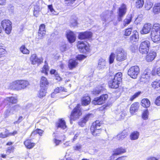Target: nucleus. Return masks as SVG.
<instances>
[{"mask_svg":"<svg viewBox=\"0 0 160 160\" xmlns=\"http://www.w3.org/2000/svg\"><path fill=\"white\" fill-rule=\"evenodd\" d=\"M151 38L154 42L158 43L160 41V25L157 23L154 24L151 33Z\"/></svg>","mask_w":160,"mask_h":160,"instance_id":"f257e3e1","label":"nucleus"},{"mask_svg":"<svg viewBox=\"0 0 160 160\" xmlns=\"http://www.w3.org/2000/svg\"><path fill=\"white\" fill-rule=\"evenodd\" d=\"M122 74L121 72L116 73L113 78L109 81L108 83L109 87L112 88H117L122 80Z\"/></svg>","mask_w":160,"mask_h":160,"instance_id":"f03ea898","label":"nucleus"},{"mask_svg":"<svg viewBox=\"0 0 160 160\" xmlns=\"http://www.w3.org/2000/svg\"><path fill=\"white\" fill-rule=\"evenodd\" d=\"M102 122L99 120H97L92 123L90 128V130L93 136H99L101 134L102 131Z\"/></svg>","mask_w":160,"mask_h":160,"instance_id":"7ed1b4c3","label":"nucleus"},{"mask_svg":"<svg viewBox=\"0 0 160 160\" xmlns=\"http://www.w3.org/2000/svg\"><path fill=\"white\" fill-rule=\"evenodd\" d=\"M150 46V42L148 40L142 41L139 45V52L142 54H147L149 51Z\"/></svg>","mask_w":160,"mask_h":160,"instance_id":"20e7f679","label":"nucleus"},{"mask_svg":"<svg viewBox=\"0 0 160 160\" xmlns=\"http://www.w3.org/2000/svg\"><path fill=\"white\" fill-rule=\"evenodd\" d=\"M116 59L119 62H122L126 59L127 58V53L122 48H118L116 50Z\"/></svg>","mask_w":160,"mask_h":160,"instance_id":"39448f33","label":"nucleus"},{"mask_svg":"<svg viewBox=\"0 0 160 160\" xmlns=\"http://www.w3.org/2000/svg\"><path fill=\"white\" fill-rule=\"evenodd\" d=\"M82 113L81 108L79 105H78L73 109L72 112L70 117V122L71 123L72 121H74L79 118L80 116L81 115Z\"/></svg>","mask_w":160,"mask_h":160,"instance_id":"423d86ee","label":"nucleus"},{"mask_svg":"<svg viewBox=\"0 0 160 160\" xmlns=\"http://www.w3.org/2000/svg\"><path fill=\"white\" fill-rule=\"evenodd\" d=\"M127 11L126 5L124 4H122L119 8L117 13L118 14V20L121 21L122 20L123 17L126 14Z\"/></svg>","mask_w":160,"mask_h":160,"instance_id":"0eeeda50","label":"nucleus"},{"mask_svg":"<svg viewBox=\"0 0 160 160\" xmlns=\"http://www.w3.org/2000/svg\"><path fill=\"white\" fill-rule=\"evenodd\" d=\"M140 72L139 67L137 66L131 67L128 70V74L132 78L135 79L137 77Z\"/></svg>","mask_w":160,"mask_h":160,"instance_id":"6e6552de","label":"nucleus"},{"mask_svg":"<svg viewBox=\"0 0 160 160\" xmlns=\"http://www.w3.org/2000/svg\"><path fill=\"white\" fill-rule=\"evenodd\" d=\"M1 24L5 32L7 34H9L12 29L11 22L8 20H4L2 21Z\"/></svg>","mask_w":160,"mask_h":160,"instance_id":"1a4fd4ad","label":"nucleus"},{"mask_svg":"<svg viewBox=\"0 0 160 160\" xmlns=\"http://www.w3.org/2000/svg\"><path fill=\"white\" fill-rule=\"evenodd\" d=\"M30 60L32 65L37 64L38 66H39L42 62L43 59L41 57H38L36 54H33L31 56Z\"/></svg>","mask_w":160,"mask_h":160,"instance_id":"9d476101","label":"nucleus"},{"mask_svg":"<svg viewBox=\"0 0 160 160\" xmlns=\"http://www.w3.org/2000/svg\"><path fill=\"white\" fill-rule=\"evenodd\" d=\"M85 43L82 41H79L78 42L77 47L80 51L83 53H85L86 52H89V47L87 42H85Z\"/></svg>","mask_w":160,"mask_h":160,"instance_id":"9b49d317","label":"nucleus"},{"mask_svg":"<svg viewBox=\"0 0 160 160\" xmlns=\"http://www.w3.org/2000/svg\"><path fill=\"white\" fill-rule=\"evenodd\" d=\"M108 97L107 94L101 95L100 96L94 98L92 102L95 105H101L104 103Z\"/></svg>","mask_w":160,"mask_h":160,"instance_id":"f8f14e48","label":"nucleus"},{"mask_svg":"<svg viewBox=\"0 0 160 160\" xmlns=\"http://www.w3.org/2000/svg\"><path fill=\"white\" fill-rule=\"evenodd\" d=\"M151 74V71L148 69H146L142 74L140 79V81L143 82H148Z\"/></svg>","mask_w":160,"mask_h":160,"instance_id":"ddd939ff","label":"nucleus"},{"mask_svg":"<svg viewBox=\"0 0 160 160\" xmlns=\"http://www.w3.org/2000/svg\"><path fill=\"white\" fill-rule=\"evenodd\" d=\"M112 13L113 12L112 11L107 10L103 12L100 16L102 20L104 22L110 20Z\"/></svg>","mask_w":160,"mask_h":160,"instance_id":"4468645a","label":"nucleus"},{"mask_svg":"<svg viewBox=\"0 0 160 160\" xmlns=\"http://www.w3.org/2000/svg\"><path fill=\"white\" fill-rule=\"evenodd\" d=\"M8 88L16 91L20 90L18 80H15L10 83L8 85Z\"/></svg>","mask_w":160,"mask_h":160,"instance_id":"2eb2a0df","label":"nucleus"},{"mask_svg":"<svg viewBox=\"0 0 160 160\" xmlns=\"http://www.w3.org/2000/svg\"><path fill=\"white\" fill-rule=\"evenodd\" d=\"M92 35V33L90 32H85L79 33L78 38L80 39H85L91 38Z\"/></svg>","mask_w":160,"mask_h":160,"instance_id":"dca6fc26","label":"nucleus"},{"mask_svg":"<svg viewBox=\"0 0 160 160\" xmlns=\"http://www.w3.org/2000/svg\"><path fill=\"white\" fill-rule=\"evenodd\" d=\"M146 56V59L148 62L152 61L157 56V53L155 52L152 50H150Z\"/></svg>","mask_w":160,"mask_h":160,"instance_id":"f3484780","label":"nucleus"},{"mask_svg":"<svg viewBox=\"0 0 160 160\" xmlns=\"http://www.w3.org/2000/svg\"><path fill=\"white\" fill-rule=\"evenodd\" d=\"M45 26L44 24H41L39 26L38 32V38L41 39L46 34Z\"/></svg>","mask_w":160,"mask_h":160,"instance_id":"a211bd4d","label":"nucleus"},{"mask_svg":"<svg viewBox=\"0 0 160 160\" xmlns=\"http://www.w3.org/2000/svg\"><path fill=\"white\" fill-rule=\"evenodd\" d=\"M20 90L24 89L28 87L29 83L26 80H18Z\"/></svg>","mask_w":160,"mask_h":160,"instance_id":"6ab92c4d","label":"nucleus"},{"mask_svg":"<svg viewBox=\"0 0 160 160\" xmlns=\"http://www.w3.org/2000/svg\"><path fill=\"white\" fill-rule=\"evenodd\" d=\"M152 27L151 24L147 23L144 24L143 27L141 31V34H147L151 30Z\"/></svg>","mask_w":160,"mask_h":160,"instance_id":"aec40b11","label":"nucleus"},{"mask_svg":"<svg viewBox=\"0 0 160 160\" xmlns=\"http://www.w3.org/2000/svg\"><path fill=\"white\" fill-rule=\"evenodd\" d=\"M139 106V103L137 102L132 104L130 108V113L132 114H133L135 112L138 111Z\"/></svg>","mask_w":160,"mask_h":160,"instance_id":"412c9836","label":"nucleus"},{"mask_svg":"<svg viewBox=\"0 0 160 160\" xmlns=\"http://www.w3.org/2000/svg\"><path fill=\"white\" fill-rule=\"evenodd\" d=\"M67 37L68 41L71 43L74 42L75 40V34L71 31H69L67 32Z\"/></svg>","mask_w":160,"mask_h":160,"instance_id":"4be33fe9","label":"nucleus"},{"mask_svg":"<svg viewBox=\"0 0 160 160\" xmlns=\"http://www.w3.org/2000/svg\"><path fill=\"white\" fill-rule=\"evenodd\" d=\"M48 85V82L46 78L42 77L40 80L41 88H47Z\"/></svg>","mask_w":160,"mask_h":160,"instance_id":"5701e85b","label":"nucleus"},{"mask_svg":"<svg viewBox=\"0 0 160 160\" xmlns=\"http://www.w3.org/2000/svg\"><path fill=\"white\" fill-rule=\"evenodd\" d=\"M56 126L58 128H60L63 129H65L67 128L65 122L62 119H59L57 123Z\"/></svg>","mask_w":160,"mask_h":160,"instance_id":"b1692460","label":"nucleus"},{"mask_svg":"<svg viewBox=\"0 0 160 160\" xmlns=\"http://www.w3.org/2000/svg\"><path fill=\"white\" fill-rule=\"evenodd\" d=\"M26 147L29 149L33 148L35 145V143L31 142L30 140L28 139L26 140L24 142Z\"/></svg>","mask_w":160,"mask_h":160,"instance_id":"393cba45","label":"nucleus"},{"mask_svg":"<svg viewBox=\"0 0 160 160\" xmlns=\"http://www.w3.org/2000/svg\"><path fill=\"white\" fill-rule=\"evenodd\" d=\"M106 64L105 60L101 58L99 60L98 67L99 69H103L105 67Z\"/></svg>","mask_w":160,"mask_h":160,"instance_id":"a878e982","label":"nucleus"},{"mask_svg":"<svg viewBox=\"0 0 160 160\" xmlns=\"http://www.w3.org/2000/svg\"><path fill=\"white\" fill-rule=\"evenodd\" d=\"M126 152V150L122 147L117 148L113 151V152H114V154L117 155L122 154Z\"/></svg>","mask_w":160,"mask_h":160,"instance_id":"bb28decb","label":"nucleus"},{"mask_svg":"<svg viewBox=\"0 0 160 160\" xmlns=\"http://www.w3.org/2000/svg\"><path fill=\"white\" fill-rule=\"evenodd\" d=\"M132 19V16L131 14L127 15L123 21V25L126 26L129 24L131 22Z\"/></svg>","mask_w":160,"mask_h":160,"instance_id":"cd10ccee","label":"nucleus"},{"mask_svg":"<svg viewBox=\"0 0 160 160\" xmlns=\"http://www.w3.org/2000/svg\"><path fill=\"white\" fill-rule=\"evenodd\" d=\"M78 62L75 59H70L69 61L68 67L70 69L75 68L78 64Z\"/></svg>","mask_w":160,"mask_h":160,"instance_id":"c85d7f7f","label":"nucleus"},{"mask_svg":"<svg viewBox=\"0 0 160 160\" xmlns=\"http://www.w3.org/2000/svg\"><path fill=\"white\" fill-rule=\"evenodd\" d=\"M128 135V133L125 131H123L117 136V138L119 140H122L124 139Z\"/></svg>","mask_w":160,"mask_h":160,"instance_id":"c756f323","label":"nucleus"},{"mask_svg":"<svg viewBox=\"0 0 160 160\" xmlns=\"http://www.w3.org/2000/svg\"><path fill=\"white\" fill-rule=\"evenodd\" d=\"M91 114H88L86 116L78 122L79 125L82 127H83L85 125L86 123L88 120L89 116Z\"/></svg>","mask_w":160,"mask_h":160,"instance_id":"7c9ffc66","label":"nucleus"},{"mask_svg":"<svg viewBox=\"0 0 160 160\" xmlns=\"http://www.w3.org/2000/svg\"><path fill=\"white\" fill-rule=\"evenodd\" d=\"M138 32H136L134 34L130 37V42L131 43L136 42L138 40Z\"/></svg>","mask_w":160,"mask_h":160,"instance_id":"2f4dec72","label":"nucleus"},{"mask_svg":"<svg viewBox=\"0 0 160 160\" xmlns=\"http://www.w3.org/2000/svg\"><path fill=\"white\" fill-rule=\"evenodd\" d=\"M90 102V98L89 97H84L82 99V104L86 106L89 104Z\"/></svg>","mask_w":160,"mask_h":160,"instance_id":"473e14b6","label":"nucleus"},{"mask_svg":"<svg viewBox=\"0 0 160 160\" xmlns=\"http://www.w3.org/2000/svg\"><path fill=\"white\" fill-rule=\"evenodd\" d=\"M150 105V102L149 100L148 99H143L141 102V105L144 107L148 108L149 107Z\"/></svg>","mask_w":160,"mask_h":160,"instance_id":"72a5a7b5","label":"nucleus"},{"mask_svg":"<svg viewBox=\"0 0 160 160\" xmlns=\"http://www.w3.org/2000/svg\"><path fill=\"white\" fill-rule=\"evenodd\" d=\"M139 135V133L137 131H134L132 132L130 135V138L132 140H136L137 139Z\"/></svg>","mask_w":160,"mask_h":160,"instance_id":"f704fd0d","label":"nucleus"},{"mask_svg":"<svg viewBox=\"0 0 160 160\" xmlns=\"http://www.w3.org/2000/svg\"><path fill=\"white\" fill-rule=\"evenodd\" d=\"M47 89L45 88H41V89L38 92V96L40 98H41L45 96Z\"/></svg>","mask_w":160,"mask_h":160,"instance_id":"c9c22d12","label":"nucleus"},{"mask_svg":"<svg viewBox=\"0 0 160 160\" xmlns=\"http://www.w3.org/2000/svg\"><path fill=\"white\" fill-rule=\"evenodd\" d=\"M153 12L155 14H158L160 12V3H158L155 5L153 8Z\"/></svg>","mask_w":160,"mask_h":160,"instance_id":"e433bc0d","label":"nucleus"},{"mask_svg":"<svg viewBox=\"0 0 160 160\" xmlns=\"http://www.w3.org/2000/svg\"><path fill=\"white\" fill-rule=\"evenodd\" d=\"M5 100L12 104L16 103L18 101L17 98L14 97H7Z\"/></svg>","mask_w":160,"mask_h":160,"instance_id":"4c0bfd02","label":"nucleus"},{"mask_svg":"<svg viewBox=\"0 0 160 160\" xmlns=\"http://www.w3.org/2000/svg\"><path fill=\"white\" fill-rule=\"evenodd\" d=\"M20 50L23 54H28L30 52L29 50L27 49L24 45H22L20 47Z\"/></svg>","mask_w":160,"mask_h":160,"instance_id":"58836bf2","label":"nucleus"},{"mask_svg":"<svg viewBox=\"0 0 160 160\" xmlns=\"http://www.w3.org/2000/svg\"><path fill=\"white\" fill-rule=\"evenodd\" d=\"M152 3L149 0H147L145 4V8L146 10H149L152 7Z\"/></svg>","mask_w":160,"mask_h":160,"instance_id":"ea45409f","label":"nucleus"},{"mask_svg":"<svg viewBox=\"0 0 160 160\" xmlns=\"http://www.w3.org/2000/svg\"><path fill=\"white\" fill-rule=\"evenodd\" d=\"M152 86L154 88L158 89L160 88V80L153 82L152 83Z\"/></svg>","mask_w":160,"mask_h":160,"instance_id":"a19ab883","label":"nucleus"},{"mask_svg":"<svg viewBox=\"0 0 160 160\" xmlns=\"http://www.w3.org/2000/svg\"><path fill=\"white\" fill-rule=\"evenodd\" d=\"M103 88L101 86H98V87L96 88L92 91V92L93 94L96 95L99 94L100 92L103 89Z\"/></svg>","mask_w":160,"mask_h":160,"instance_id":"79ce46f5","label":"nucleus"},{"mask_svg":"<svg viewBox=\"0 0 160 160\" xmlns=\"http://www.w3.org/2000/svg\"><path fill=\"white\" fill-rule=\"evenodd\" d=\"M49 70V68L48 65L47 64H45L42 68L41 72L45 73L46 75H47Z\"/></svg>","mask_w":160,"mask_h":160,"instance_id":"37998d69","label":"nucleus"},{"mask_svg":"<svg viewBox=\"0 0 160 160\" xmlns=\"http://www.w3.org/2000/svg\"><path fill=\"white\" fill-rule=\"evenodd\" d=\"M40 8L39 6H36L35 7L33 14L34 15L37 17L39 14V12L40 11Z\"/></svg>","mask_w":160,"mask_h":160,"instance_id":"c03bdc74","label":"nucleus"},{"mask_svg":"<svg viewBox=\"0 0 160 160\" xmlns=\"http://www.w3.org/2000/svg\"><path fill=\"white\" fill-rule=\"evenodd\" d=\"M149 112L148 109H146L143 112L142 115V118L145 120H146L148 119V115H149Z\"/></svg>","mask_w":160,"mask_h":160,"instance_id":"a18cd8bd","label":"nucleus"},{"mask_svg":"<svg viewBox=\"0 0 160 160\" xmlns=\"http://www.w3.org/2000/svg\"><path fill=\"white\" fill-rule=\"evenodd\" d=\"M143 4V0H138L136 2V6L138 8H142Z\"/></svg>","mask_w":160,"mask_h":160,"instance_id":"49530a36","label":"nucleus"},{"mask_svg":"<svg viewBox=\"0 0 160 160\" xmlns=\"http://www.w3.org/2000/svg\"><path fill=\"white\" fill-rule=\"evenodd\" d=\"M43 132V131L41 129H37L35 131L32 132L31 134V136L35 135L36 134H39L42 136Z\"/></svg>","mask_w":160,"mask_h":160,"instance_id":"de8ad7c7","label":"nucleus"},{"mask_svg":"<svg viewBox=\"0 0 160 160\" xmlns=\"http://www.w3.org/2000/svg\"><path fill=\"white\" fill-rule=\"evenodd\" d=\"M76 0H65V4L68 6H72Z\"/></svg>","mask_w":160,"mask_h":160,"instance_id":"09e8293b","label":"nucleus"},{"mask_svg":"<svg viewBox=\"0 0 160 160\" xmlns=\"http://www.w3.org/2000/svg\"><path fill=\"white\" fill-rule=\"evenodd\" d=\"M73 148L74 150L80 151L82 148V145L79 143H77L73 147Z\"/></svg>","mask_w":160,"mask_h":160,"instance_id":"8fccbe9b","label":"nucleus"},{"mask_svg":"<svg viewBox=\"0 0 160 160\" xmlns=\"http://www.w3.org/2000/svg\"><path fill=\"white\" fill-rule=\"evenodd\" d=\"M71 27H75L77 25L78 23L76 18L72 19L70 21Z\"/></svg>","mask_w":160,"mask_h":160,"instance_id":"3c124183","label":"nucleus"},{"mask_svg":"<svg viewBox=\"0 0 160 160\" xmlns=\"http://www.w3.org/2000/svg\"><path fill=\"white\" fill-rule=\"evenodd\" d=\"M60 51L62 52H63L66 51L67 49V45L65 43H62L60 46Z\"/></svg>","mask_w":160,"mask_h":160,"instance_id":"603ef678","label":"nucleus"},{"mask_svg":"<svg viewBox=\"0 0 160 160\" xmlns=\"http://www.w3.org/2000/svg\"><path fill=\"white\" fill-rule=\"evenodd\" d=\"M115 58V54L112 53L109 56V62L111 64L113 62Z\"/></svg>","mask_w":160,"mask_h":160,"instance_id":"864d4df0","label":"nucleus"},{"mask_svg":"<svg viewBox=\"0 0 160 160\" xmlns=\"http://www.w3.org/2000/svg\"><path fill=\"white\" fill-rule=\"evenodd\" d=\"M132 28H130L126 30L124 33V35L126 36H129L132 31Z\"/></svg>","mask_w":160,"mask_h":160,"instance_id":"5fc2aeb1","label":"nucleus"},{"mask_svg":"<svg viewBox=\"0 0 160 160\" xmlns=\"http://www.w3.org/2000/svg\"><path fill=\"white\" fill-rule=\"evenodd\" d=\"M23 119V117L22 116H20L19 117L18 120L14 122V124H19V123H20Z\"/></svg>","mask_w":160,"mask_h":160,"instance_id":"6e6d98bb","label":"nucleus"},{"mask_svg":"<svg viewBox=\"0 0 160 160\" xmlns=\"http://www.w3.org/2000/svg\"><path fill=\"white\" fill-rule=\"evenodd\" d=\"M140 92H138L135 93L130 98L131 101H133L135 98L138 97L140 94Z\"/></svg>","mask_w":160,"mask_h":160,"instance_id":"4d7b16f0","label":"nucleus"},{"mask_svg":"<svg viewBox=\"0 0 160 160\" xmlns=\"http://www.w3.org/2000/svg\"><path fill=\"white\" fill-rule=\"evenodd\" d=\"M8 136H9V133L7 132H6V133H1L0 134V138H4Z\"/></svg>","mask_w":160,"mask_h":160,"instance_id":"13d9d810","label":"nucleus"},{"mask_svg":"<svg viewBox=\"0 0 160 160\" xmlns=\"http://www.w3.org/2000/svg\"><path fill=\"white\" fill-rule=\"evenodd\" d=\"M85 58L86 56L83 55H79L76 57L79 60H82Z\"/></svg>","mask_w":160,"mask_h":160,"instance_id":"bf43d9fd","label":"nucleus"},{"mask_svg":"<svg viewBox=\"0 0 160 160\" xmlns=\"http://www.w3.org/2000/svg\"><path fill=\"white\" fill-rule=\"evenodd\" d=\"M2 46H0V58L1 57L5 52V50L2 48Z\"/></svg>","mask_w":160,"mask_h":160,"instance_id":"052dcab7","label":"nucleus"},{"mask_svg":"<svg viewBox=\"0 0 160 160\" xmlns=\"http://www.w3.org/2000/svg\"><path fill=\"white\" fill-rule=\"evenodd\" d=\"M14 149V148L13 146L9 147L8 148L7 150V154L10 153L12 150H13Z\"/></svg>","mask_w":160,"mask_h":160,"instance_id":"680f3d73","label":"nucleus"},{"mask_svg":"<svg viewBox=\"0 0 160 160\" xmlns=\"http://www.w3.org/2000/svg\"><path fill=\"white\" fill-rule=\"evenodd\" d=\"M12 107L13 109H14V110L15 112L19 110L21 108L20 106L18 105H15Z\"/></svg>","mask_w":160,"mask_h":160,"instance_id":"e2e57ef3","label":"nucleus"},{"mask_svg":"<svg viewBox=\"0 0 160 160\" xmlns=\"http://www.w3.org/2000/svg\"><path fill=\"white\" fill-rule=\"evenodd\" d=\"M80 134V132H77L74 135V137L72 140V142H74L77 139L79 135Z\"/></svg>","mask_w":160,"mask_h":160,"instance_id":"0e129e2a","label":"nucleus"},{"mask_svg":"<svg viewBox=\"0 0 160 160\" xmlns=\"http://www.w3.org/2000/svg\"><path fill=\"white\" fill-rule=\"evenodd\" d=\"M155 104L158 106H160V96L157 97L156 100Z\"/></svg>","mask_w":160,"mask_h":160,"instance_id":"69168bd1","label":"nucleus"},{"mask_svg":"<svg viewBox=\"0 0 160 160\" xmlns=\"http://www.w3.org/2000/svg\"><path fill=\"white\" fill-rule=\"evenodd\" d=\"M59 88L58 87L56 88L54 92L51 94V97H53V96L55 94L59 92Z\"/></svg>","mask_w":160,"mask_h":160,"instance_id":"338daca9","label":"nucleus"},{"mask_svg":"<svg viewBox=\"0 0 160 160\" xmlns=\"http://www.w3.org/2000/svg\"><path fill=\"white\" fill-rule=\"evenodd\" d=\"M53 141L54 142L56 146L58 145L61 142V140H58L55 138L53 139Z\"/></svg>","mask_w":160,"mask_h":160,"instance_id":"774afa93","label":"nucleus"}]
</instances>
